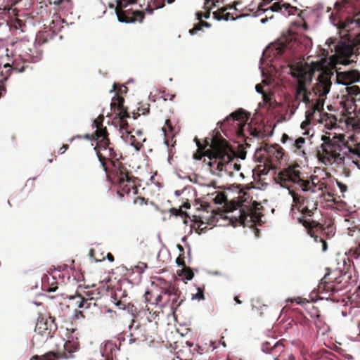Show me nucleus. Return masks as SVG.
<instances>
[{"instance_id": "nucleus-1", "label": "nucleus", "mask_w": 360, "mask_h": 360, "mask_svg": "<svg viewBox=\"0 0 360 360\" xmlns=\"http://www.w3.org/2000/svg\"><path fill=\"white\" fill-rule=\"evenodd\" d=\"M297 167L298 165L284 169L278 173L276 179L282 187L288 189L293 203L304 217H311L317 209L318 199L323 195L326 186L316 176H310L304 179Z\"/></svg>"}, {"instance_id": "nucleus-2", "label": "nucleus", "mask_w": 360, "mask_h": 360, "mask_svg": "<svg viewBox=\"0 0 360 360\" xmlns=\"http://www.w3.org/2000/svg\"><path fill=\"white\" fill-rule=\"evenodd\" d=\"M323 143L316 151V156L325 165H342L346 158L357 164L360 159V142L352 147L349 145L343 134L322 136Z\"/></svg>"}, {"instance_id": "nucleus-3", "label": "nucleus", "mask_w": 360, "mask_h": 360, "mask_svg": "<svg viewBox=\"0 0 360 360\" xmlns=\"http://www.w3.org/2000/svg\"><path fill=\"white\" fill-rule=\"evenodd\" d=\"M194 141L198 149L193 155V158L200 160L202 157H207V160L205 159L204 162L207 161L211 173L221 176L222 169L233 155L229 143L219 132L211 138H205L204 143H201L196 137Z\"/></svg>"}, {"instance_id": "nucleus-4", "label": "nucleus", "mask_w": 360, "mask_h": 360, "mask_svg": "<svg viewBox=\"0 0 360 360\" xmlns=\"http://www.w3.org/2000/svg\"><path fill=\"white\" fill-rule=\"evenodd\" d=\"M109 141L108 146H102L100 141H98L97 146L94 148L96 150L97 157L103 170L108 173V169L105 160L108 159L112 165V175L113 181L117 184V195L123 198L125 195H136L138 188L136 183V178L128 171L127 168L119 160V155L116 153Z\"/></svg>"}, {"instance_id": "nucleus-5", "label": "nucleus", "mask_w": 360, "mask_h": 360, "mask_svg": "<svg viewBox=\"0 0 360 360\" xmlns=\"http://www.w3.org/2000/svg\"><path fill=\"white\" fill-rule=\"evenodd\" d=\"M290 75L296 78L297 84L295 96V102L299 105L303 102L308 106L314 101L313 92L307 89V85L311 81L313 72L308 68L304 66L302 63L288 65Z\"/></svg>"}, {"instance_id": "nucleus-6", "label": "nucleus", "mask_w": 360, "mask_h": 360, "mask_svg": "<svg viewBox=\"0 0 360 360\" xmlns=\"http://www.w3.org/2000/svg\"><path fill=\"white\" fill-rule=\"evenodd\" d=\"M302 49L297 34L292 32L283 34L264 51V54L274 58H283L290 60Z\"/></svg>"}, {"instance_id": "nucleus-7", "label": "nucleus", "mask_w": 360, "mask_h": 360, "mask_svg": "<svg viewBox=\"0 0 360 360\" xmlns=\"http://www.w3.org/2000/svg\"><path fill=\"white\" fill-rule=\"evenodd\" d=\"M342 262V267L338 266L336 270L327 273L318 285L317 291L321 299H331L330 295L342 289V286L339 285L350 266V260L344 257Z\"/></svg>"}, {"instance_id": "nucleus-8", "label": "nucleus", "mask_w": 360, "mask_h": 360, "mask_svg": "<svg viewBox=\"0 0 360 360\" xmlns=\"http://www.w3.org/2000/svg\"><path fill=\"white\" fill-rule=\"evenodd\" d=\"M338 25L340 37L352 43V45L343 47L342 51L343 55L350 58L356 45L360 44V11L352 18H347L346 21H340Z\"/></svg>"}, {"instance_id": "nucleus-9", "label": "nucleus", "mask_w": 360, "mask_h": 360, "mask_svg": "<svg viewBox=\"0 0 360 360\" xmlns=\"http://www.w3.org/2000/svg\"><path fill=\"white\" fill-rule=\"evenodd\" d=\"M249 120V114L243 109L239 108L231 113L222 122H219L217 125L226 136L236 135L238 138H245V127Z\"/></svg>"}, {"instance_id": "nucleus-10", "label": "nucleus", "mask_w": 360, "mask_h": 360, "mask_svg": "<svg viewBox=\"0 0 360 360\" xmlns=\"http://www.w3.org/2000/svg\"><path fill=\"white\" fill-rule=\"evenodd\" d=\"M109 7L115 10L119 21L122 22H142L144 13L139 10L137 0H116V6L109 4Z\"/></svg>"}, {"instance_id": "nucleus-11", "label": "nucleus", "mask_w": 360, "mask_h": 360, "mask_svg": "<svg viewBox=\"0 0 360 360\" xmlns=\"http://www.w3.org/2000/svg\"><path fill=\"white\" fill-rule=\"evenodd\" d=\"M14 47L15 54L23 61V65L18 67L15 61L13 63V66L8 64L4 66L6 68H13L18 72H22L27 67V65H25V63H36L41 58V51H37L35 45L29 41L21 40L17 41L15 43Z\"/></svg>"}, {"instance_id": "nucleus-12", "label": "nucleus", "mask_w": 360, "mask_h": 360, "mask_svg": "<svg viewBox=\"0 0 360 360\" xmlns=\"http://www.w3.org/2000/svg\"><path fill=\"white\" fill-rule=\"evenodd\" d=\"M298 221L306 228L308 234L314 238L316 242L321 243L322 251L326 252L328 245L324 237L330 238L335 235V228L333 225L328 224L324 226L316 221L305 219L303 217L298 218Z\"/></svg>"}, {"instance_id": "nucleus-13", "label": "nucleus", "mask_w": 360, "mask_h": 360, "mask_svg": "<svg viewBox=\"0 0 360 360\" xmlns=\"http://www.w3.org/2000/svg\"><path fill=\"white\" fill-rule=\"evenodd\" d=\"M262 206L257 202H253L252 207L240 206L238 212L230 217L231 221L234 226L243 225V226H252L256 222H258L262 217L259 212Z\"/></svg>"}, {"instance_id": "nucleus-14", "label": "nucleus", "mask_w": 360, "mask_h": 360, "mask_svg": "<svg viewBox=\"0 0 360 360\" xmlns=\"http://www.w3.org/2000/svg\"><path fill=\"white\" fill-rule=\"evenodd\" d=\"M124 88V91H127V88L125 86H122L120 89H117V84L114 83L112 86V89L110 92L116 91V96H114L112 99V102L110 103V108L115 112H117V116L119 118L120 126L122 129L126 130L128 131L129 124L127 121V118L129 117V113L128 112L127 108L124 106V98L118 96V91H122V89Z\"/></svg>"}, {"instance_id": "nucleus-15", "label": "nucleus", "mask_w": 360, "mask_h": 360, "mask_svg": "<svg viewBox=\"0 0 360 360\" xmlns=\"http://www.w3.org/2000/svg\"><path fill=\"white\" fill-rule=\"evenodd\" d=\"M57 330L58 326L55 321V318L52 316L44 318L40 316L35 326V335L33 339L38 340V338L41 337V341H46L48 339L53 337Z\"/></svg>"}, {"instance_id": "nucleus-16", "label": "nucleus", "mask_w": 360, "mask_h": 360, "mask_svg": "<svg viewBox=\"0 0 360 360\" xmlns=\"http://www.w3.org/2000/svg\"><path fill=\"white\" fill-rule=\"evenodd\" d=\"M333 75V72L328 69L321 72L318 76L316 83L312 87L313 96L326 97L332 86L331 77Z\"/></svg>"}, {"instance_id": "nucleus-17", "label": "nucleus", "mask_w": 360, "mask_h": 360, "mask_svg": "<svg viewBox=\"0 0 360 360\" xmlns=\"http://www.w3.org/2000/svg\"><path fill=\"white\" fill-rule=\"evenodd\" d=\"M134 320H132L129 326L130 335L129 342L131 343H139L146 341L150 335V332L146 324H139L134 326Z\"/></svg>"}, {"instance_id": "nucleus-18", "label": "nucleus", "mask_w": 360, "mask_h": 360, "mask_svg": "<svg viewBox=\"0 0 360 360\" xmlns=\"http://www.w3.org/2000/svg\"><path fill=\"white\" fill-rule=\"evenodd\" d=\"M126 297L125 292H123L121 289L117 290L112 295V302L120 309H127L134 317L138 313V309L133 304L126 302Z\"/></svg>"}, {"instance_id": "nucleus-19", "label": "nucleus", "mask_w": 360, "mask_h": 360, "mask_svg": "<svg viewBox=\"0 0 360 360\" xmlns=\"http://www.w3.org/2000/svg\"><path fill=\"white\" fill-rule=\"evenodd\" d=\"M104 120L103 115H100L94 120L93 127L96 128L95 131V139L97 141H100V145L102 146H108L109 143L108 133L106 127H103Z\"/></svg>"}, {"instance_id": "nucleus-20", "label": "nucleus", "mask_w": 360, "mask_h": 360, "mask_svg": "<svg viewBox=\"0 0 360 360\" xmlns=\"http://www.w3.org/2000/svg\"><path fill=\"white\" fill-rule=\"evenodd\" d=\"M162 292L167 295V301L170 302L169 306L173 311H175L184 301L181 298V291L174 285H169L167 288L163 289Z\"/></svg>"}, {"instance_id": "nucleus-21", "label": "nucleus", "mask_w": 360, "mask_h": 360, "mask_svg": "<svg viewBox=\"0 0 360 360\" xmlns=\"http://www.w3.org/2000/svg\"><path fill=\"white\" fill-rule=\"evenodd\" d=\"M337 83L346 86L360 81V72L357 70L337 72Z\"/></svg>"}, {"instance_id": "nucleus-22", "label": "nucleus", "mask_w": 360, "mask_h": 360, "mask_svg": "<svg viewBox=\"0 0 360 360\" xmlns=\"http://www.w3.org/2000/svg\"><path fill=\"white\" fill-rule=\"evenodd\" d=\"M262 350L266 354H271L274 359H278L285 352V346L281 340L276 342L274 340L266 341L262 344Z\"/></svg>"}, {"instance_id": "nucleus-23", "label": "nucleus", "mask_w": 360, "mask_h": 360, "mask_svg": "<svg viewBox=\"0 0 360 360\" xmlns=\"http://www.w3.org/2000/svg\"><path fill=\"white\" fill-rule=\"evenodd\" d=\"M93 292L88 291L86 292V296H82L79 294L73 296L71 300L73 303L79 309H89L91 306L95 307V297H93Z\"/></svg>"}, {"instance_id": "nucleus-24", "label": "nucleus", "mask_w": 360, "mask_h": 360, "mask_svg": "<svg viewBox=\"0 0 360 360\" xmlns=\"http://www.w3.org/2000/svg\"><path fill=\"white\" fill-rule=\"evenodd\" d=\"M238 4V2L234 1L233 5H226L225 7L218 9L217 11L213 13L214 17L218 20H224L228 21L229 20H235L245 16V15L241 14L236 16L233 15V13L226 12L228 9H234L236 11L238 10L236 6Z\"/></svg>"}, {"instance_id": "nucleus-25", "label": "nucleus", "mask_w": 360, "mask_h": 360, "mask_svg": "<svg viewBox=\"0 0 360 360\" xmlns=\"http://www.w3.org/2000/svg\"><path fill=\"white\" fill-rule=\"evenodd\" d=\"M264 150L267 155V158L270 162L273 164L274 162H278L283 158V150L278 145H265Z\"/></svg>"}, {"instance_id": "nucleus-26", "label": "nucleus", "mask_w": 360, "mask_h": 360, "mask_svg": "<svg viewBox=\"0 0 360 360\" xmlns=\"http://www.w3.org/2000/svg\"><path fill=\"white\" fill-rule=\"evenodd\" d=\"M79 347V342L74 340H68L64 344V349L63 352H57L60 359H70L74 357V353L76 352Z\"/></svg>"}, {"instance_id": "nucleus-27", "label": "nucleus", "mask_w": 360, "mask_h": 360, "mask_svg": "<svg viewBox=\"0 0 360 360\" xmlns=\"http://www.w3.org/2000/svg\"><path fill=\"white\" fill-rule=\"evenodd\" d=\"M286 140H289L291 143L292 150L294 153L299 155L304 156L305 152L304 146L305 144V139L303 137H299L295 141L290 138L287 134H284L282 136V142L285 143Z\"/></svg>"}, {"instance_id": "nucleus-28", "label": "nucleus", "mask_w": 360, "mask_h": 360, "mask_svg": "<svg viewBox=\"0 0 360 360\" xmlns=\"http://www.w3.org/2000/svg\"><path fill=\"white\" fill-rule=\"evenodd\" d=\"M326 98V97L323 96L314 97V101L308 105L309 109L306 112L307 119H310L316 111L320 112L323 109Z\"/></svg>"}, {"instance_id": "nucleus-29", "label": "nucleus", "mask_w": 360, "mask_h": 360, "mask_svg": "<svg viewBox=\"0 0 360 360\" xmlns=\"http://www.w3.org/2000/svg\"><path fill=\"white\" fill-rule=\"evenodd\" d=\"M347 117V123L352 126L354 129H360V108L354 110V115H352L351 112H348Z\"/></svg>"}, {"instance_id": "nucleus-30", "label": "nucleus", "mask_w": 360, "mask_h": 360, "mask_svg": "<svg viewBox=\"0 0 360 360\" xmlns=\"http://www.w3.org/2000/svg\"><path fill=\"white\" fill-rule=\"evenodd\" d=\"M151 2L146 8V11L152 13L154 9L161 8L165 6L166 0H150ZM175 0H167L168 4H172Z\"/></svg>"}, {"instance_id": "nucleus-31", "label": "nucleus", "mask_w": 360, "mask_h": 360, "mask_svg": "<svg viewBox=\"0 0 360 360\" xmlns=\"http://www.w3.org/2000/svg\"><path fill=\"white\" fill-rule=\"evenodd\" d=\"M21 0H8V4L2 8L3 11L1 13L6 14L8 13L9 15H17V9L13 8V6L20 2Z\"/></svg>"}, {"instance_id": "nucleus-32", "label": "nucleus", "mask_w": 360, "mask_h": 360, "mask_svg": "<svg viewBox=\"0 0 360 360\" xmlns=\"http://www.w3.org/2000/svg\"><path fill=\"white\" fill-rule=\"evenodd\" d=\"M60 359L57 352L51 351L41 356L34 355L30 360H59Z\"/></svg>"}, {"instance_id": "nucleus-33", "label": "nucleus", "mask_w": 360, "mask_h": 360, "mask_svg": "<svg viewBox=\"0 0 360 360\" xmlns=\"http://www.w3.org/2000/svg\"><path fill=\"white\" fill-rule=\"evenodd\" d=\"M230 149H231V152L233 153V155H231V159L229 161V162L227 163V165H225L224 169H222V172H227L229 169H232V168L236 171H239L241 168V166L240 164H238L236 162L235 163L232 162V160H233V159L236 157V153L235 150L231 148V146H230Z\"/></svg>"}, {"instance_id": "nucleus-34", "label": "nucleus", "mask_w": 360, "mask_h": 360, "mask_svg": "<svg viewBox=\"0 0 360 360\" xmlns=\"http://www.w3.org/2000/svg\"><path fill=\"white\" fill-rule=\"evenodd\" d=\"M53 4L60 9L65 11L70 10L72 6L71 0H54Z\"/></svg>"}, {"instance_id": "nucleus-35", "label": "nucleus", "mask_w": 360, "mask_h": 360, "mask_svg": "<svg viewBox=\"0 0 360 360\" xmlns=\"http://www.w3.org/2000/svg\"><path fill=\"white\" fill-rule=\"evenodd\" d=\"M150 112V104L148 103H144L141 104V105L138 108V112L137 113H133V117L134 119H136L140 114L142 115H146L148 114Z\"/></svg>"}, {"instance_id": "nucleus-36", "label": "nucleus", "mask_w": 360, "mask_h": 360, "mask_svg": "<svg viewBox=\"0 0 360 360\" xmlns=\"http://www.w3.org/2000/svg\"><path fill=\"white\" fill-rule=\"evenodd\" d=\"M262 7H263V5L260 4L259 6V10L263 11L264 12H266L268 10H271L273 12L282 11V5L281 4L280 2H275L274 4H273L272 6H271L268 8H263Z\"/></svg>"}, {"instance_id": "nucleus-37", "label": "nucleus", "mask_w": 360, "mask_h": 360, "mask_svg": "<svg viewBox=\"0 0 360 360\" xmlns=\"http://www.w3.org/2000/svg\"><path fill=\"white\" fill-rule=\"evenodd\" d=\"M297 8L295 6H291L289 4H284L282 5V13L283 15H294V11H297Z\"/></svg>"}, {"instance_id": "nucleus-38", "label": "nucleus", "mask_w": 360, "mask_h": 360, "mask_svg": "<svg viewBox=\"0 0 360 360\" xmlns=\"http://www.w3.org/2000/svg\"><path fill=\"white\" fill-rule=\"evenodd\" d=\"M345 91L350 96H357L360 94V88L357 85H349L345 87Z\"/></svg>"}, {"instance_id": "nucleus-39", "label": "nucleus", "mask_w": 360, "mask_h": 360, "mask_svg": "<svg viewBox=\"0 0 360 360\" xmlns=\"http://www.w3.org/2000/svg\"><path fill=\"white\" fill-rule=\"evenodd\" d=\"M202 26L210 27V25L207 22L200 20V22L194 26V27H193L192 29H191L189 30L190 34H195L198 31H199L202 29Z\"/></svg>"}, {"instance_id": "nucleus-40", "label": "nucleus", "mask_w": 360, "mask_h": 360, "mask_svg": "<svg viewBox=\"0 0 360 360\" xmlns=\"http://www.w3.org/2000/svg\"><path fill=\"white\" fill-rule=\"evenodd\" d=\"M347 5H349V1L347 0H342L341 1H337L335 4V9L338 13H340L343 11L344 8H346Z\"/></svg>"}, {"instance_id": "nucleus-41", "label": "nucleus", "mask_w": 360, "mask_h": 360, "mask_svg": "<svg viewBox=\"0 0 360 360\" xmlns=\"http://www.w3.org/2000/svg\"><path fill=\"white\" fill-rule=\"evenodd\" d=\"M226 200V196L224 193H218L215 198H214V201L217 204H222Z\"/></svg>"}, {"instance_id": "nucleus-42", "label": "nucleus", "mask_w": 360, "mask_h": 360, "mask_svg": "<svg viewBox=\"0 0 360 360\" xmlns=\"http://www.w3.org/2000/svg\"><path fill=\"white\" fill-rule=\"evenodd\" d=\"M198 292L195 294L192 295V299L193 300H204V288H198Z\"/></svg>"}, {"instance_id": "nucleus-43", "label": "nucleus", "mask_w": 360, "mask_h": 360, "mask_svg": "<svg viewBox=\"0 0 360 360\" xmlns=\"http://www.w3.org/2000/svg\"><path fill=\"white\" fill-rule=\"evenodd\" d=\"M194 221H195V224L200 222V224L195 229H196V232L198 234H201L202 233L205 232V230L207 229V226L201 227V225L204 224V222L201 220L200 217H199V220L195 219Z\"/></svg>"}, {"instance_id": "nucleus-44", "label": "nucleus", "mask_w": 360, "mask_h": 360, "mask_svg": "<svg viewBox=\"0 0 360 360\" xmlns=\"http://www.w3.org/2000/svg\"><path fill=\"white\" fill-rule=\"evenodd\" d=\"M206 11L205 13L202 12H197L196 16L197 19L200 20L202 18H208L210 15V10L205 9Z\"/></svg>"}, {"instance_id": "nucleus-45", "label": "nucleus", "mask_w": 360, "mask_h": 360, "mask_svg": "<svg viewBox=\"0 0 360 360\" xmlns=\"http://www.w3.org/2000/svg\"><path fill=\"white\" fill-rule=\"evenodd\" d=\"M216 2H217V0H205L204 8L211 10L214 6H215Z\"/></svg>"}, {"instance_id": "nucleus-46", "label": "nucleus", "mask_w": 360, "mask_h": 360, "mask_svg": "<svg viewBox=\"0 0 360 360\" xmlns=\"http://www.w3.org/2000/svg\"><path fill=\"white\" fill-rule=\"evenodd\" d=\"M248 129L250 133V135L253 137H258L260 134V131L255 128H252L249 124L248 125Z\"/></svg>"}, {"instance_id": "nucleus-47", "label": "nucleus", "mask_w": 360, "mask_h": 360, "mask_svg": "<svg viewBox=\"0 0 360 360\" xmlns=\"http://www.w3.org/2000/svg\"><path fill=\"white\" fill-rule=\"evenodd\" d=\"M147 201L148 200H146L145 198L143 197H136L134 200V202L135 204H139L140 205H147Z\"/></svg>"}, {"instance_id": "nucleus-48", "label": "nucleus", "mask_w": 360, "mask_h": 360, "mask_svg": "<svg viewBox=\"0 0 360 360\" xmlns=\"http://www.w3.org/2000/svg\"><path fill=\"white\" fill-rule=\"evenodd\" d=\"M144 299H145V302L146 303H151V304L153 303V302L152 301V293L149 291H146L145 292Z\"/></svg>"}, {"instance_id": "nucleus-49", "label": "nucleus", "mask_w": 360, "mask_h": 360, "mask_svg": "<svg viewBox=\"0 0 360 360\" xmlns=\"http://www.w3.org/2000/svg\"><path fill=\"white\" fill-rule=\"evenodd\" d=\"M255 89H256V91L258 92V93H260V94H263V96H264V100L265 101H267V96H266L264 93V91H263V86L261 85V84H257L256 86H255Z\"/></svg>"}, {"instance_id": "nucleus-50", "label": "nucleus", "mask_w": 360, "mask_h": 360, "mask_svg": "<svg viewBox=\"0 0 360 360\" xmlns=\"http://www.w3.org/2000/svg\"><path fill=\"white\" fill-rule=\"evenodd\" d=\"M176 264H178V266H182V267H186V264H185L184 259V258L181 257L180 256L176 258Z\"/></svg>"}, {"instance_id": "nucleus-51", "label": "nucleus", "mask_w": 360, "mask_h": 360, "mask_svg": "<svg viewBox=\"0 0 360 360\" xmlns=\"http://www.w3.org/2000/svg\"><path fill=\"white\" fill-rule=\"evenodd\" d=\"M353 256L356 259H357L360 256V244L354 250Z\"/></svg>"}, {"instance_id": "nucleus-52", "label": "nucleus", "mask_w": 360, "mask_h": 360, "mask_svg": "<svg viewBox=\"0 0 360 360\" xmlns=\"http://www.w3.org/2000/svg\"><path fill=\"white\" fill-rule=\"evenodd\" d=\"M194 276V274L189 269L186 271L185 277L187 280H191Z\"/></svg>"}, {"instance_id": "nucleus-53", "label": "nucleus", "mask_w": 360, "mask_h": 360, "mask_svg": "<svg viewBox=\"0 0 360 360\" xmlns=\"http://www.w3.org/2000/svg\"><path fill=\"white\" fill-rule=\"evenodd\" d=\"M68 148L69 146L68 144H63L62 147L59 149V153L63 154Z\"/></svg>"}, {"instance_id": "nucleus-54", "label": "nucleus", "mask_w": 360, "mask_h": 360, "mask_svg": "<svg viewBox=\"0 0 360 360\" xmlns=\"http://www.w3.org/2000/svg\"><path fill=\"white\" fill-rule=\"evenodd\" d=\"M162 299V296L161 295H158L155 297L154 302L153 304H158Z\"/></svg>"}, {"instance_id": "nucleus-55", "label": "nucleus", "mask_w": 360, "mask_h": 360, "mask_svg": "<svg viewBox=\"0 0 360 360\" xmlns=\"http://www.w3.org/2000/svg\"><path fill=\"white\" fill-rule=\"evenodd\" d=\"M338 185L342 192H345L347 191V187L346 185H345L340 182H338Z\"/></svg>"}, {"instance_id": "nucleus-56", "label": "nucleus", "mask_w": 360, "mask_h": 360, "mask_svg": "<svg viewBox=\"0 0 360 360\" xmlns=\"http://www.w3.org/2000/svg\"><path fill=\"white\" fill-rule=\"evenodd\" d=\"M96 137V135H95V133L92 135H90V134H86L84 135V138L87 139V140H96V139H95Z\"/></svg>"}, {"instance_id": "nucleus-57", "label": "nucleus", "mask_w": 360, "mask_h": 360, "mask_svg": "<svg viewBox=\"0 0 360 360\" xmlns=\"http://www.w3.org/2000/svg\"><path fill=\"white\" fill-rule=\"evenodd\" d=\"M6 89L4 85H0V98L3 96V94H6Z\"/></svg>"}, {"instance_id": "nucleus-58", "label": "nucleus", "mask_w": 360, "mask_h": 360, "mask_svg": "<svg viewBox=\"0 0 360 360\" xmlns=\"http://www.w3.org/2000/svg\"><path fill=\"white\" fill-rule=\"evenodd\" d=\"M165 125L169 128L170 131H172V126L169 120H165Z\"/></svg>"}, {"instance_id": "nucleus-59", "label": "nucleus", "mask_w": 360, "mask_h": 360, "mask_svg": "<svg viewBox=\"0 0 360 360\" xmlns=\"http://www.w3.org/2000/svg\"><path fill=\"white\" fill-rule=\"evenodd\" d=\"M106 257L110 262L114 261V256L111 253L108 252Z\"/></svg>"}, {"instance_id": "nucleus-60", "label": "nucleus", "mask_w": 360, "mask_h": 360, "mask_svg": "<svg viewBox=\"0 0 360 360\" xmlns=\"http://www.w3.org/2000/svg\"><path fill=\"white\" fill-rule=\"evenodd\" d=\"M57 289H58L57 286H53V287H49V288L46 289V290L48 292H55Z\"/></svg>"}, {"instance_id": "nucleus-61", "label": "nucleus", "mask_w": 360, "mask_h": 360, "mask_svg": "<svg viewBox=\"0 0 360 360\" xmlns=\"http://www.w3.org/2000/svg\"><path fill=\"white\" fill-rule=\"evenodd\" d=\"M193 350H194V351L198 350V354H202V352H201V351H202L203 349H201V347H200V346H198V345H197V346H195V347H194Z\"/></svg>"}, {"instance_id": "nucleus-62", "label": "nucleus", "mask_w": 360, "mask_h": 360, "mask_svg": "<svg viewBox=\"0 0 360 360\" xmlns=\"http://www.w3.org/2000/svg\"><path fill=\"white\" fill-rule=\"evenodd\" d=\"M110 348V352L111 353L112 352V349H113V345L112 343H108L106 345H105V348Z\"/></svg>"}, {"instance_id": "nucleus-63", "label": "nucleus", "mask_w": 360, "mask_h": 360, "mask_svg": "<svg viewBox=\"0 0 360 360\" xmlns=\"http://www.w3.org/2000/svg\"><path fill=\"white\" fill-rule=\"evenodd\" d=\"M246 155V152L242 151L240 154V158L241 159H245Z\"/></svg>"}, {"instance_id": "nucleus-64", "label": "nucleus", "mask_w": 360, "mask_h": 360, "mask_svg": "<svg viewBox=\"0 0 360 360\" xmlns=\"http://www.w3.org/2000/svg\"><path fill=\"white\" fill-rule=\"evenodd\" d=\"M172 212L175 214V215H178L179 214V212H181V210H177L176 209H172Z\"/></svg>"}]
</instances>
